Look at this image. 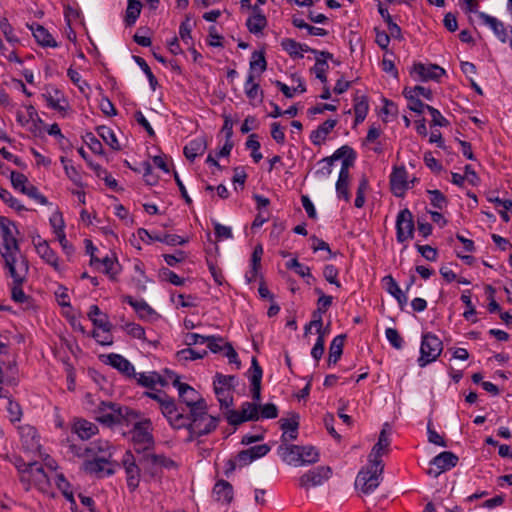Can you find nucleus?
Listing matches in <instances>:
<instances>
[{
    "label": "nucleus",
    "mask_w": 512,
    "mask_h": 512,
    "mask_svg": "<svg viewBox=\"0 0 512 512\" xmlns=\"http://www.w3.org/2000/svg\"><path fill=\"white\" fill-rule=\"evenodd\" d=\"M389 424L385 423L379 433L378 441L369 454V463L362 468L355 480V487L364 494L372 493L381 483L384 463L381 459L389 451L391 440Z\"/></svg>",
    "instance_id": "1"
},
{
    "label": "nucleus",
    "mask_w": 512,
    "mask_h": 512,
    "mask_svg": "<svg viewBox=\"0 0 512 512\" xmlns=\"http://www.w3.org/2000/svg\"><path fill=\"white\" fill-rule=\"evenodd\" d=\"M177 417L174 419L173 428H186L189 432L187 442H192L201 436L210 434L219 424V417L210 415L208 407L203 406L199 407L198 411H194L193 414L186 415L181 412L177 414Z\"/></svg>",
    "instance_id": "2"
},
{
    "label": "nucleus",
    "mask_w": 512,
    "mask_h": 512,
    "mask_svg": "<svg viewBox=\"0 0 512 512\" xmlns=\"http://www.w3.org/2000/svg\"><path fill=\"white\" fill-rule=\"evenodd\" d=\"M95 419L107 427L129 425L139 417L137 411L114 402L101 401L94 410Z\"/></svg>",
    "instance_id": "3"
},
{
    "label": "nucleus",
    "mask_w": 512,
    "mask_h": 512,
    "mask_svg": "<svg viewBox=\"0 0 512 512\" xmlns=\"http://www.w3.org/2000/svg\"><path fill=\"white\" fill-rule=\"evenodd\" d=\"M8 270V275L12 279L10 284L11 299L16 303H25L30 297L23 291V285L27 281L29 274V261L26 256H21L18 265L4 267Z\"/></svg>",
    "instance_id": "4"
},
{
    "label": "nucleus",
    "mask_w": 512,
    "mask_h": 512,
    "mask_svg": "<svg viewBox=\"0 0 512 512\" xmlns=\"http://www.w3.org/2000/svg\"><path fill=\"white\" fill-rule=\"evenodd\" d=\"M0 234L2 237L0 254L4 261V267L18 265L21 256L24 255L20 251L19 242L14 236L11 227L5 228Z\"/></svg>",
    "instance_id": "5"
},
{
    "label": "nucleus",
    "mask_w": 512,
    "mask_h": 512,
    "mask_svg": "<svg viewBox=\"0 0 512 512\" xmlns=\"http://www.w3.org/2000/svg\"><path fill=\"white\" fill-rule=\"evenodd\" d=\"M443 351L442 341L434 334L428 332L422 335L420 357L418 365L425 367L437 360Z\"/></svg>",
    "instance_id": "6"
},
{
    "label": "nucleus",
    "mask_w": 512,
    "mask_h": 512,
    "mask_svg": "<svg viewBox=\"0 0 512 512\" xmlns=\"http://www.w3.org/2000/svg\"><path fill=\"white\" fill-rule=\"evenodd\" d=\"M150 421H136L132 430L134 451L139 456L149 452L154 446V438L150 432Z\"/></svg>",
    "instance_id": "7"
},
{
    "label": "nucleus",
    "mask_w": 512,
    "mask_h": 512,
    "mask_svg": "<svg viewBox=\"0 0 512 512\" xmlns=\"http://www.w3.org/2000/svg\"><path fill=\"white\" fill-rule=\"evenodd\" d=\"M270 451L267 444L256 445L249 449L240 451L235 458L226 462L225 474L229 476L236 467H244L252 463L254 460L265 456Z\"/></svg>",
    "instance_id": "8"
},
{
    "label": "nucleus",
    "mask_w": 512,
    "mask_h": 512,
    "mask_svg": "<svg viewBox=\"0 0 512 512\" xmlns=\"http://www.w3.org/2000/svg\"><path fill=\"white\" fill-rule=\"evenodd\" d=\"M21 483L26 491H28L32 485L41 491H46L49 488L50 480L41 464L30 462L28 470L24 471L22 474Z\"/></svg>",
    "instance_id": "9"
},
{
    "label": "nucleus",
    "mask_w": 512,
    "mask_h": 512,
    "mask_svg": "<svg viewBox=\"0 0 512 512\" xmlns=\"http://www.w3.org/2000/svg\"><path fill=\"white\" fill-rule=\"evenodd\" d=\"M138 462L142 469L148 472L151 476L158 475L162 468L172 469L176 468V463L163 454H154L146 452L138 456Z\"/></svg>",
    "instance_id": "10"
},
{
    "label": "nucleus",
    "mask_w": 512,
    "mask_h": 512,
    "mask_svg": "<svg viewBox=\"0 0 512 512\" xmlns=\"http://www.w3.org/2000/svg\"><path fill=\"white\" fill-rule=\"evenodd\" d=\"M143 396L151 398L157 402L163 416L168 420L171 427H173L174 419L178 418L177 414L181 413L178 410L174 399L162 390H156L155 392H144Z\"/></svg>",
    "instance_id": "11"
},
{
    "label": "nucleus",
    "mask_w": 512,
    "mask_h": 512,
    "mask_svg": "<svg viewBox=\"0 0 512 512\" xmlns=\"http://www.w3.org/2000/svg\"><path fill=\"white\" fill-rule=\"evenodd\" d=\"M174 387L178 390L180 401L189 408V414H193L194 411H198L199 407H207L206 401L190 385L175 379Z\"/></svg>",
    "instance_id": "12"
},
{
    "label": "nucleus",
    "mask_w": 512,
    "mask_h": 512,
    "mask_svg": "<svg viewBox=\"0 0 512 512\" xmlns=\"http://www.w3.org/2000/svg\"><path fill=\"white\" fill-rule=\"evenodd\" d=\"M414 220L411 211L407 208L401 210L396 219V235L399 243L412 239L414 235Z\"/></svg>",
    "instance_id": "13"
},
{
    "label": "nucleus",
    "mask_w": 512,
    "mask_h": 512,
    "mask_svg": "<svg viewBox=\"0 0 512 512\" xmlns=\"http://www.w3.org/2000/svg\"><path fill=\"white\" fill-rule=\"evenodd\" d=\"M331 474L332 470L329 466H318L299 478V486L308 490L311 487L322 485L331 477Z\"/></svg>",
    "instance_id": "14"
},
{
    "label": "nucleus",
    "mask_w": 512,
    "mask_h": 512,
    "mask_svg": "<svg viewBox=\"0 0 512 512\" xmlns=\"http://www.w3.org/2000/svg\"><path fill=\"white\" fill-rule=\"evenodd\" d=\"M458 460V456L450 451L441 452L430 461L431 467L427 470V474L432 477H437L441 473L455 467Z\"/></svg>",
    "instance_id": "15"
},
{
    "label": "nucleus",
    "mask_w": 512,
    "mask_h": 512,
    "mask_svg": "<svg viewBox=\"0 0 512 512\" xmlns=\"http://www.w3.org/2000/svg\"><path fill=\"white\" fill-rule=\"evenodd\" d=\"M122 464L125 469L127 486L130 491L136 490L140 483L141 468L136 463V458L131 451H126L122 458Z\"/></svg>",
    "instance_id": "16"
},
{
    "label": "nucleus",
    "mask_w": 512,
    "mask_h": 512,
    "mask_svg": "<svg viewBox=\"0 0 512 512\" xmlns=\"http://www.w3.org/2000/svg\"><path fill=\"white\" fill-rule=\"evenodd\" d=\"M445 73V70L436 64L425 65L423 63H416L411 70V75L423 82L429 80L439 81Z\"/></svg>",
    "instance_id": "17"
},
{
    "label": "nucleus",
    "mask_w": 512,
    "mask_h": 512,
    "mask_svg": "<svg viewBox=\"0 0 512 512\" xmlns=\"http://www.w3.org/2000/svg\"><path fill=\"white\" fill-rule=\"evenodd\" d=\"M407 177L408 174L404 166L394 167L390 175V188L396 197H404V194L409 187Z\"/></svg>",
    "instance_id": "18"
},
{
    "label": "nucleus",
    "mask_w": 512,
    "mask_h": 512,
    "mask_svg": "<svg viewBox=\"0 0 512 512\" xmlns=\"http://www.w3.org/2000/svg\"><path fill=\"white\" fill-rule=\"evenodd\" d=\"M32 243L36 249L37 254L55 270H59L58 256L50 248L48 242L37 235L36 237H33Z\"/></svg>",
    "instance_id": "19"
},
{
    "label": "nucleus",
    "mask_w": 512,
    "mask_h": 512,
    "mask_svg": "<svg viewBox=\"0 0 512 512\" xmlns=\"http://www.w3.org/2000/svg\"><path fill=\"white\" fill-rule=\"evenodd\" d=\"M22 446L25 450L36 452L40 450V437L37 430L30 425H23L19 427Z\"/></svg>",
    "instance_id": "20"
},
{
    "label": "nucleus",
    "mask_w": 512,
    "mask_h": 512,
    "mask_svg": "<svg viewBox=\"0 0 512 512\" xmlns=\"http://www.w3.org/2000/svg\"><path fill=\"white\" fill-rule=\"evenodd\" d=\"M250 382H251V394L254 403L259 405L258 403L261 400V381L263 376V370L259 365L257 358L253 357L251 361L250 367Z\"/></svg>",
    "instance_id": "21"
},
{
    "label": "nucleus",
    "mask_w": 512,
    "mask_h": 512,
    "mask_svg": "<svg viewBox=\"0 0 512 512\" xmlns=\"http://www.w3.org/2000/svg\"><path fill=\"white\" fill-rule=\"evenodd\" d=\"M110 458H100L99 456L93 457L92 460H86L83 463V469L86 473L95 474L98 476L103 475L104 473L107 475H112L114 473V469L109 467Z\"/></svg>",
    "instance_id": "22"
},
{
    "label": "nucleus",
    "mask_w": 512,
    "mask_h": 512,
    "mask_svg": "<svg viewBox=\"0 0 512 512\" xmlns=\"http://www.w3.org/2000/svg\"><path fill=\"white\" fill-rule=\"evenodd\" d=\"M138 236L144 241L145 238L147 237L149 239V241H159V242H163L167 245H170V246H176V245H184L188 242V239L187 238H183L179 235H175V234H163V235H160V234H151L149 233L146 229L144 228H140L138 229Z\"/></svg>",
    "instance_id": "23"
},
{
    "label": "nucleus",
    "mask_w": 512,
    "mask_h": 512,
    "mask_svg": "<svg viewBox=\"0 0 512 512\" xmlns=\"http://www.w3.org/2000/svg\"><path fill=\"white\" fill-rule=\"evenodd\" d=\"M108 364L128 378L136 377L134 366L120 354L111 353L107 356Z\"/></svg>",
    "instance_id": "24"
},
{
    "label": "nucleus",
    "mask_w": 512,
    "mask_h": 512,
    "mask_svg": "<svg viewBox=\"0 0 512 512\" xmlns=\"http://www.w3.org/2000/svg\"><path fill=\"white\" fill-rule=\"evenodd\" d=\"M72 431L77 434L81 440H88L98 433V427L96 424L86 419L78 418L74 420Z\"/></svg>",
    "instance_id": "25"
},
{
    "label": "nucleus",
    "mask_w": 512,
    "mask_h": 512,
    "mask_svg": "<svg viewBox=\"0 0 512 512\" xmlns=\"http://www.w3.org/2000/svg\"><path fill=\"white\" fill-rule=\"evenodd\" d=\"M337 125V120L328 119L318 126L317 129L313 130L310 134L311 142L316 146H321L325 141L329 133Z\"/></svg>",
    "instance_id": "26"
},
{
    "label": "nucleus",
    "mask_w": 512,
    "mask_h": 512,
    "mask_svg": "<svg viewBox=\"0 0 512 512\" xmlns=\"http://www.w3.org/2000/svg\"><path fill=\"white\" fill-rule=\"evenodd\" d=\"M206 149L207 141L205 137L201 136L189 141L185 145L183 153L188 160L193 161L196 157L201 156Z\"/></svg>",
    "instance_id": "27"
},
{
    "label": "nucleus",
    "mask_w": 512,
    "mask_h": 512,
    "mask_svg": "<svg viewBox=\"0 0 512 512\" xmlns=\"http://www.w3.org/2000/svg\"><path fill=\"white\" fill-rule=\"evenodd\" d=\"M253 14L247 19L246 26L250 33L258 34L267 26V19L258 5L252 8Z\"/></svg>",
    "instance_id": "28"
},
{
    "label": "nucleus",
    "mask_w": 512,
    "mask_h": 512,
    "mask_svg": "<svg viewBox=\"0 0 512 512\" xmlns=\"http://www.w3.org/2000/svg\"><path fill=\"white\" fill-rule=\"evenodd\" d=\"M213 495L216 501L230 504L233 500V486L228 481L219 480L214 485Z\"/></svg>",
    "instance_id": "29"
},
{
    "label": "nucleus",
    "mask_w": 512,
    "mask_h": 512,
    "mask_svg": "<svg viewBox=\"0 0 512 512\" xmlns=\"http://www.w3.org/2000/svg\"><path fill=\"white\" fill-rule=\"evenodd\" d=\"M137 383L143 387L154 389L157 384L164 387L167 386V380L159 373L153 371L149 373H136Z\"/></svg>",
    "instance_id": "30"
},
{
    "label": "nucleus",
    "mask_w": 512,
    "mask_h": 512,
    "mask_svg": "<svg viewBox=\"0 0 512 512\" xmlns=\"http://www.w3.org/2000/svg\"><path fill=\"white\" fill-rule=\"evenodd\" d=\"M302 446L299 445H280L279 446V454L283 461L288 463L289 465L300 466L299 462L301 461V453Z\"/></svg>",
    "instance_id": "31"
},
{
    "label": "nucleus",
    "mask_w": 512,
    "mask_h": 512,
    "mask_svg": "<svg viewBox=\"0 0 512 512\" xmlns=\"http://www.w3.org/2000/svg\"><path fill=\"white\" fill-rule=\"evenodd\" d=\"M85 452L89 454V457L99 456L100 458H111L112 456V445L108 441L98 440L90 443L85 447Z\"/></svg>",
    "instance_id": "32"
},
{
    "label": "nucleus",
    "mask_w": 512,
    "mask_h": 512,
    "mask_svg": "<svg viewBox=\"0 0 512 512\" xmlns=\"http://www.w3.org/2000/svg\"><path fill=\"white\" fill-rule=\"evenodd\" d=\"M89 319L93 324L102 329L104 332H109L112 325L108 319V316L101 312L97 305H92L88 312Z\"/></svg>",
    "instance_id": "33"
},
{
    "label": "nucleus",
    "mask_w": 512,
    "mask_h": 512,
    "mask_svg": "<svg viewBox=\"0 0 512 512\" xmlns=\"http://www.w3.org/2000/svg\"><path fill=\"white\" fill-rule=\"evenodd\" d=\"M298 415H294V418L291 420L288 419H281V429L284 431V433L281 436V440L283 442H286L288 440H296L298 436Z\"/></svg>",
    "instance_id": "34"
},
{
    "label": "nucleus",
    "mask_w": 512,
    "mask_h": 512,
    "mask_svg": "<svg viewBox=\"0 0 512 512\" xmlns=\"http://www.w3.org/2000/svg\"><path fill=\"white\" fill-rule=\"evenodd\" d=\"M479 16L483 19L484 23L494 31L501 42H506L508 34L504 24L501 21L483 12H481Z\"/></svg>",
    "instance_id": "35"
},
{
    "label": "nucleus",
    "mask_w": 512,
    "mask_h": 512,
    "mask_svg": "<svg viewBox=\"0 0 512 512\" xmlns=\"http://www.w3.org/2000/svg\"><path fill=\"white\" fill-rule=\"evenodd\" d=\"M31 30L37 43L43 47H57L58 44L48 32V30L42 25L31 26Z\"/></svg>",
    "instance_id": "36"
},
{
    "label": "nucleus",
    "mask_w": 512,
    "mask_h": 512,
    "mask_svg": "<svg viewBox=\"0 0 512 512\" xmlns=\"http://www.w3.org/2000/svg\"><path fill=\"white\" fill-rule=\"evenodd\" d=\"M346 336L341 334L336 336L329 347V357H328V365H335L338 360L341 358L343 353V346L345 342Z\"/></svg>",
    "instance_id": "37"
},
{
    "label": "nucleus",
    "mask_w": 512,
    "mask_h": 512,
    "mask_svg": "<svg viewBox=\"0 0 512 512\" xmlns=\"http://www.w3.org/2000/svg\"><path fill=\"white\" fill-rule=\"evenodd\" d=\"M17 383V368L14 363H0V384L15 385Z\"/></svg>",
    "instance_id": "38"
},
{
    "label": "nucleus",
    "mask_w": 512,
    "mask_h": 512,
    "mask_svg": "<svg viewBox=\"0 0 512 512\" xmlns=\"http://www.w3.org/2000/svg\"><path fill=\"white\" fill-rule=\"evenodd\" d=\"M123 301L134 308L140 318L147 319L154 314V310L144 301L135 300L132 296H124Z\"/></svg>",
    "instance_id": "39"
},
{
    "label": "nucleus",
    "mask_w": 512,
    "mask_h": 512,
    "mask_svg": "<svg viewBox=\"0 0 512 512\" xmlns=\"http://www.w3.org/2000/svg\"><path fill=\"white\" fill-rule=\"evenodd\" d=\"M244 88L245 94L250 100H255L259 98V100L262 101L263 91L260 89L259 84L255 82L254 74H248Z\"/></svg>",
    "instance_id": "40"
},
{
    "label": "nucleus",
    "mask_w": 512,
    "mask_h": 512,
    "mask_svg": "<svg viewBox=\"0 0 512 512\" xmlns=\"http://www.w3.org/2000/svg\"><path fill=\"white\" fill-rule=\"evenodd\" d=\"M142 3L139 0H128L125 21L128 26L133 25L140 15Z\"/></svg>",
    "instance_id": "41"
},
{
    "label": "nucleus",
    "mask_w": 512,
    "mask_h": 512,
    "mask_svg": "<svg viewBox=\"0 0 512 512\" xmlns=\"http://www.w3.org/2000/svg\"><path fill=\"white\" fill-rule=\"evenodd\" d=\"M60 161L63 164L67 177L76 185H81V174L68 158L61 156Z\"/></svg>",
    "instance_id": "42"
},
{
    "label": "nucleus",
    "mask_w": 512,
    "mask_h": 512,
    "mask_svg": "<svg viewBox=\"0 0 512 512\" xmlns=\"http://www.w3.org/2000/svg\"><path fill=\"white\" fill-rule=\"evenodd\" d=\"M300 466L314 464L319 461V452L313 446H302Z\"/></svg>",
    "instance_id": "43"
},
{
    "label": "nucleus",
    "mask_w": 512,
    "mask_h": 512,
    "mask_svg": "<svg viewBox=\"0 0 512 512\" xmlns=\"http://www.w3.org/2000/svg\"><path fill=\"white\" fill-rule=\"evenodd\" d=\"M241 413L244 422L246 421H257L260 418L259 405L251 402H244L241 405Z\"/></svg>",
    "instance_id": "44"
},
{
    "label": "nucleus",
    "mask_w": 512,
    "mask_h": 512,
    "mask_svg": "<svg viewBox=\"0 0 512 512\" xmlns=\"http://www.w3.org/2000/svg\"><path fill=\"white\" fill-rule=\"evenodd\" d=\"M403 95L406 99H412L413 97L419 98V96H423L428 100L433 98L432 91L423 86L405 87L403 90Z\"/></svg>",
    "instance_id": "45"
},
{
    "label": "nucleus",
    "mask_w": 512,
    "mask_h": 512,
    "mask_svg": "<svg viewBox=\"0 0 512 512\" xmlns=\"http://www.w3.org/2000/svg\"><path fill=\"white\" fill-rule=\"evenodd\" d=\"M99 136L103 139V141L109 145L114 150H119L120 145L118 140L114 134V132L106 126H100L97 128Z\"/></svg>",
    "instance_id": "46"
},
{
    "label": "nucleus",
    "mask_w": 512,
    "mask_h": 512,
    "mask_svg": "<svg viewBox=\"0 0 512 512\" xmlns=\"http://www.w3.org/2000/svg\"><path fill=\"white\" fill-rule=\"evenodd\" d=\"M369 110L368 101L365 97L356 98L354 104L355 122L360 123L364 121Z\"/></svg>",
    "instance_id": "47"
},
{
    "label": "nucleus",
    "mask_w": 512,
    "mask_h": 512,
    "mask_svg": "<svg viewBox=\"0 0 512 512\" xmlns=\"http://www.w3.org/2000/svg\"><path fill=\"white\" fill-rule=\"evenodd\" d=\"M281 47L293 58H303V54L299 52V48H302L301 43L291 39L284 38L281 41Z\"/></svg>",
    "instance_id": "48"
},
{
    "label": "nucleus",
    "mask_w": 512,
    "mask_h": 512,
    "mask_svg": "<svg viewBox=\"0 0 512 512\" xmlns=\"http://www.w3.org/2000/svg\"><path fill=\"white\" fill-rule=\"evenodd\" d=\"M259 68V72L263 73L267 68V62L263 52L254 51L252 53V59L250 61L249 73L254 74V71Z\"/></svg>",
    "instance_id": "49"
},
{
    "label": "nucleus",
    "mask_w": 512,
    "mask_h": 512,
    "mask_svg": "<svg viewBox=\"0 0 512 512\" xmlns=\"http://www.w3.org/2000/svg\"><path fill=\"white\" fill-rule=\"evenodd\" d=\"M103 272L107 274L112 280H115L116 275L119 273V264L116 259L105 257L101 261Z\"/></svg>",
    "instance_id": "50"
},
{
    "label": "nucleus",
    "mask_w": 512,
    "mask_h": 512,
    "mask_svg": "<svg viewBox=\"0 0 512 512\" xmlns=\"http://www.w3.org/2000/svg\"><path fill=\"white\" fill-rule=\"evenodd\" d=\"M349 181L348 177H338L336 182V193L338 198H343L346 202L350 201L351 195L349 192Z\"/></svg>",
    "instance_id": "51"
},
{
    "label": "nucleus",
    "mask_w": 512,
    "mask_h": 512,
    "mask_svg": "<svg viewBox=\"0 0 512 512\" xmlns=\"http://www.w3.org/2000/svg\"><path fill=\"white\" fill-rule=\"evenodd\" d=\"M0 199L6 203L10 208L15 209L16 211H24L27 210L23 205L20 204V202L12 196V194L0 187Z\"/></svg>",
    "instance_id": "52"
},
{
    "label": "nucleus",
    "mask_w": 512,
    "mask_h": 512,
    "mask_svg": "<svg viewBox=\"0 0 512 512\" xmlns=\"http://www.w3.org/2000/svg\"><path fill=\"white\" fill-rule=\"evenodd\" d=\"M214 392L221 407L228 408L233 404V396L231 394V390L223 389L219 385L218 387H214Z\"/></svg>",
    "instance_id": "53"
},
{
    "label": "nucleus",
    "mask_w": 512,
    "mask_h": 512,
    "mask_svg": "<svg viewBox=\"0 0 512 512\" xmlns=\"http://www.w3.org/2000/svg\"><path fill=\"white\" fill-rule=\"evenodd\" d=\"M328 63L325 59H320L316 57V62L311 71L315 74L316 78H318L322 83H327V72Z\"/></svg>",
    "instance_id": "54"
},
{
    "label": "nucleus",
    "mask_w": 512,
    "mask_h": 512,
    "mask_svg": "<svg viewBox=\"0 0 512 512\" xmlns=\"http://www.w3.org/2000/svg\"><path fill=\"white\" fill-rule=\"evenodd\" d=\"M11 184L14 189L20 191L21 193L26 189V187L29 185L28 178L19 172L12 171L10 175Z\"/></svg>",
    "instance_id": "55"
},
{
    "label": "nucleus",
    "mask_w": 512,
    "mask_h": 512,
    "mask_svg": "<svg viewBox=\"0 0 512 512\" xmlns=\"http://www.w3.org/2000/svg\"><path fill=\"white\" fill-rule=\"evenodd\" d=\"M207 354L206 350L197 351L192 348H185L177 352V357L179 360H196L201 359Z\"/></svg>",
    "instance_id": "56"
},
{
    "label": "nucleus",
    "mask_w": 512,
    "mask_h": 512,
    "mask_svg": "<svg viewBox=\"0 0 512 512\" xmlns=\"http://www.w3.org/2000/svg\"><path fill=\"white\" fill-rule=\"evenodd\" d=\"M235 380V376H227L221 373H216L213 385L214 387H218L220 385L223 389L232 390L235 386Z\"/></svg>",
    "instance_id": "57"
},
{
    "label": "nucleus",
    "mask_w": 512,
    "mask_h": 512,
    "mask_svg": "<svg viewBox=\"0 0 512 512\" xmlns=\"http://www.w3.org/2000/svg\"><path fill=\"white\" fill-rule=\"evenodd\" d=\"M368 180L366 177H362L359 181L356 198L354 205L357 208H362L365 203V192L368 189Z\"/></svg>",
    "instance_id": "58"
},
{
    "label": "nucleus",
    "mask_w": 512,
    "mask_h": 512,
    "mask_svg": "<svg viewBox=\"0 0 512 512\" xmlns=\"http://www.w3.org/2000/svg\"><path fill=\"white\" fill-rule=\"evenodd\" d=\"M350 157H356V152L350 146L343 145L338 148L331 156H329V161H337L340 159L343 160Z\"/></svg>",
    "instance_id": "59"
},
{
    "label": "nucleus",
    "mask_w": 512,
    "mask_h": 512,
    "mask_svg": "<svg viewBox=\"0 0 512 512\" xmlns=\"http://www.w3.org/2000/svg\"><path fill=\"white\" fill-rule=\"evenodd\" d=\"M385 336L389 343L395 348V349H402L403 347V338L395 328H387L385 330Z\"/></svg>",
    "instance_id": "60"
},
{
    "label": "nucleus",
    "mask_w": 512,
    "mask_h": 512,
    "mask_svg": "<svg viewBox=\"0 0 512 512\" xmlns=\"http://www.w3.org/2000/svg\"><path fill=\"white\" fill-rule=\"evenodd\" d=\"M430 195L431 205L437 209H443L447 205V199L444 194L439 190H428Z\"/></svg>",
    "instance_id": "61"
},
{
    "label": "nucleus",
    "mask_w": 512,
    "mask_h": 512,
    "mask_svg": "<svg viewBox=\"0 0 512 512\" xmlns=\"http://www.w3.org/2000/svg\"><path fill=\"white\" fill-rule=\"evenodd\" d=\"M56 484L58 488L62 491L65 498L71 502H74L73 493L70 490V483L66 480L63 474L56 475Z\"/></svg>",
    "instance_id": "62"
},
{
    "label": "nucleus",
    "mask_w": 512,
    "mask_h": 512,
    "mask_svg": "<svg viewBox=\"0 0 512 512\" xmlns=\"http://www.w3.org/2000/svg\"><path fill=\"white\" fill-rule=\"evenodd\" d=\"M286 267L288 269H293L301 277L312 278L310 268L307 266H303L301 263H299V261L296 258L288 261L286 263Z\"/></svg>",
    "instance_id": "63"
},
{
    "label": "nucleus",
    "mask_w": 512,
    "mask_h": 512,
    "mask_svg": "<svg viewBox=\"0 0 512 512\" xmlns=\"http://www.w3.org/2000/svg\"><path fill=\"white\" fill-rule=\"evenodd\" d=\"M22 193L27 195L28 197L34 199L41 205L48 204L47 198L39 192V190L36 186H34L30 183Z\"/></svg>",
    "instance_id": "64"
}]
</instances>
